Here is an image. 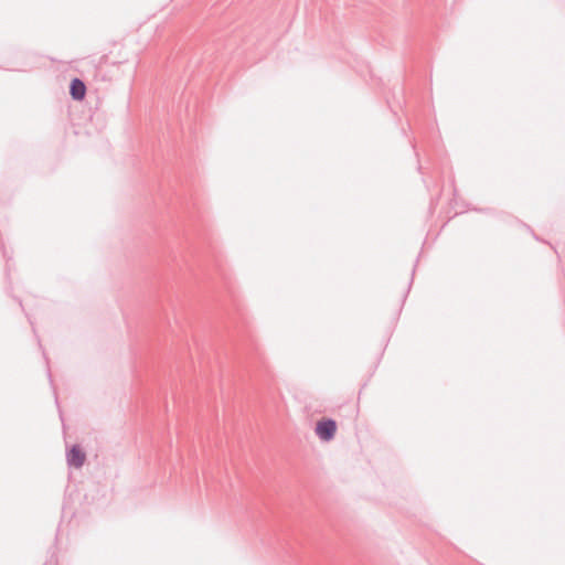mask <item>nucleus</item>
<instances>
[{"mask_svg":"<svg viewBox=\"0 0 565 565\" xmlns=\"http://www.w3.org/2000/svg\"><path fill=\"white\" fill-rule=\"evenodd\" d=\"M337 422L332 418H322L317 422L315 433L322 441H330L337 433Z\"/></svg>","mask_w":565,"mask_h":565,"instance_id":"nucleus-1","label":"nucleus"},{"mask_svg":"<svg viewBox=\"0 0 565 565\" xmlns=\"http://www.w3.org/2000/svg\"><path fill=\"white\" fill-rule=\"evenodd\" d=\"M86 455L79 445H73L66 452V460L70 467L81 468L85 462Z\"/></svg>","mask_w":565,"mask_h":565,"instance_id":"nucleus-2","label":"nucleus"},{"mask_svg":"<svg viewBox=\"0 0 565 565\" xmlns=\"http://www.w3.org/2000/svg\"><path fill=\"white\" fill-rule=\"evenodd\" d=\"M86 85L84 83V81H82L81 78H73L70 83V95L72 97V99L76 100V102H81L85 98L86 96Z\"/></svg>","mask_w":565,"mask_h":565,"instance_id":"nucleus-3","label":"nucleus"}]
</instances>
